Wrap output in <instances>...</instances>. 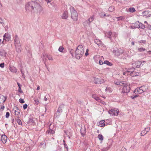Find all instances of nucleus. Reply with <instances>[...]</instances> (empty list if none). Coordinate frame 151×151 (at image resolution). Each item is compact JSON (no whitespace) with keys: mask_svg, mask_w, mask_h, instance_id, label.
Returning <instances> with one entry per match:
<instances>
[{"mask_svg":"<svg viewBox=\"0 0 151 151\" xmlns=\"http://www.w3.org/2000/svg\"><path fill=\"white\" fill-rule=\"evenodd\" d=\"M42 0H32L27 3L25 6L26 10L33 11L34 12L40 14L42 11V8L39 4Z\"/></svg>","mask_w":151,"mask_h":151,"instance_id":"1","label":"nucleus"},{"mask_svg":"<svg viewBox=\"0 0 151 151\" xmlns=\"http://www.w3.org/2000/svg\"><path fill=\"white\" fill-rule=\"evenodd\" d=\"M84 53L83 46L80 45H78L76 48L75 53V56L77 59H80Z\"/></svg>","mask_w":151,"mask_h":151,"instance_id":"2","label":"nucleus"},{"mask_svg":"<svg viewBox=\"0 0 151 151\" xmlns=\"http://www.w3.org/2000/svg\"><path fill=\"white\" fill-rule=\"evenodd\" d=\"M70 10L71 13V17L74 21H77L78 18V14L73 7H71Z\"/></svg>","mask_w":151,"mask_h":151,"instance_id":"3","label":"nucleus"},{"mask_svg":"<svg viewBox=\"0 0 151 151\" xmlns=\"http://www.w3.org/2000/svg\"><path fill=\"white\" fill-rule=\"evenodd\" d=\"M94 42L96 44L99 46V47L102 50H105L106 48L104 44L99 40L96 39L94 40Z\"/></svg>","mask_w":151,"mask_h":151,"instance_id":"4","label":"nucleus"},{"mask_svg":"<svg viewBox=\"0 0 151 151\" xmlns=\"http://www.w3.org/2000/svg\"><path fill=\"white\" fill-rule=\"evenodd\" d=\"M94 19V16L93 15L91 16L87 20L83 22V25L85 26H89L90 24L92 22Z\"/></svg>","mask_w":151,"mask_h":151,"instance_id":"5","label":"nucleus"},{"mask_svg":"<svg viewBox=\"0 0 151 151\" xmlns=\"http://www.w3.org/2000/svg\"><path fill=\"white\" fill-rule=\"evenodd\" d=\"M64 107V105L62 104L60 106L58 109L56 113L55 114L54 116L55 118H58L62 112V108Z\"/></svg>","mask_w":151,"mask_h":151,"instance_id":"6","label":"nucleus"},{"mask_svg":"<svg viewBox=\"0 0 151 151\" xmlns=\"http://www.w3.org/2000/svg\"><path fill=\"white\" fill-rule=\"evenodd\" d=\"M4 39L2 43L4 44L6 41H9L11 39V35L8 33H6L3 36Z\"/></svg>","mask_w":151,"mask_h":151,"instance_id":"7","label":"nucleus"},{"mask_svg":"<svg viewBox=\"0 0 151 151\" xmlns=\"http://www.w3.org/2000/svg\"><path fill=\"white\" fill-rule=\"evenodd\" d=\"M108 112L112 115L115 116L118 115L119 111L116 109H111L109 110Z\"/></svg>","mask_w":151,"mask_h":151,"instance_id":"8","label":"nucleus"},{"mask_svg":"<svg viewBox=\"0 0 151 151\" xmlns=\"http://www.w3.org/2000/svg\"><path fill=\"white\" fill-rule=\"evenodd\" d=\"M122 93H128L130 91V87L129 86L127 85H126L123 86V88L122 89Z\"/></svg>","mask_w":151,"mask_h":151,"instance_id":"9","label":"nucleus"},{"mask_svg":"<svg viewBox=\"0 0 151 151\" xmlns=\"http://www.w3.org/2000/svg\"><path fill=\"white\" fill-rule=\"evenodd\" d=\"M113 52L116 56H119L123 52V51L121 49H117L116 50H113Z\"/></svg>","mask_w":151,"mask_h":151,"instance_id":"10","label":"nucleus"},{"mask_svg":"<svg viewBox=\"0 0 151 151\" xmlns=\"http://www.w3.org/2000/svg\"><path fill=\"white\" fill-rule=\"evenodd\" d=\"M139 90V93H141L147 91V88L146 86H143L138 88Z\"/></svg>","mask_w":151,"mask_h":151,"instance_id":"11","label":"nucleus"},{"mask_svg":"<svg viewBox=\"0 0 151 151\" xmlns=\"http://www.w3.org/2000/svg\"><path fill=\"white\" fill-rule=\"evenodd\" d=\"M1 140L2 142L4 144L6 143L7 141V138L6 135L4 134L2 135L1 137Z\"/></svg>","mask_w":151,"mask_h":151,"instance_id":"12","label":"nucleus"},{"mask_svg":"<svg viewBox=\"0 0 151 151\" xmlns=\"http://www.w3.org/2000/svg\"><path fill=\"white\" fill-rule=\"evenodd\" d=\"M115 83L117 85L124 86L126 84V82L124 81H119L115 82Z\"/></svg>","mask_w":151,"mask_h":151,"instance_id":"13","label":"nucleus"},{"mask_svg":"<svg viewBox=\"0 0 151 151\" xmlns=\"http://www.w3.org/2000/svg\"><path fill=\"white\" fill-rule=\"evenodd\" d=\"M145 61H137L135 62V65H136V67L137 68H139L140 67V66H142L143 65L142 64V63H144Z\"/></svg>","mask_w":151,"mask_h":151,"instance_id":"14","label":"nucleus"},{"mask_svg":"<svg viewBox=\"0 0 151 151\" xmlns=\"http://www.w3.org/2000/svg\"><path fill=\"white\" fill-rule=\"evenodd\" d=\"M92 97L95 100L99 102H101V99L99 98L98 96L95 94H93L92 95Z\"/></svg>","mask_w":151,"mask_h":151,"instance_id":"15","label":"nucleus"},{"mask_svg":"<svg viewBox=\"0 0 151 151\" xmlns=\"http://www.w3.org/2000/svg\"><path fill=\"white\" fill-rule=\"evenodd\" d=\"M14 37L15 45V46H16L17 45H18L20 43V42L19 40V39L18 37V36L17 35H15Z\"/></svg>","mask_w":151,"mask_h":151,"instance_id":"16","label":"nucleus"},{"mask_svg":"<svg viewBox=\"0 0 151 151\" xmlns=\"http://www.w3.org/2000/svg\"><path fill=\"white\" fill-rule=\"evenodd\" d=\"M62 17L63 19H67L68 17V12L66 11H64L62 16Z\"/></svg>","mask_w":151,"mask_h":151,"instance_id":"17","label":"nucleus"},{"mask_svg":"<svg viewBox=\"0 0 151 151\" xmlns=\"http://www.w3.org/2000/svg\"><path fill=\"white\" fill-rule=\"evenodd\" d=\"M139 74V73L138 72H136L134 71H132V72L130 73V75L133 77H135L137 76Z\"/></svg>","mask_w":151,"mask_h":151,"instance_id":"18","label":"nucleus"},{"mask_svg":"<svg viewBox=\"0 0 151 151\" xmlns=\"http://www.w3.org/2000/svg\"><path fill=\"white\" fill-rule=\"evenodd\" d=\"M6 54V52L3 49H0V56H5V55Z\"/></svg>","mask_w":151,"mask_h":151,"instance_id":"19","label":"nucleus"},{"mask_svg":"<svg viewBox=\"0 0 151 151\" xmlns=\"http://www.w3.org/2000/svg\"><path fill=\"white\" fill-rule=\"evenodd\" d=\"M47 58V55H45L43 54V57H42L43 60L45 64V65L46 67V68H47V69L49 71L48 67L47 66V65H46V63H45V61L47 60V59H46Z\"/></svg>","mask_w":151,"mask_h":151,"instance_id":"20","label":"nucleus"},{"mask_svg":"<svg viewBox=\"0 0 151 151\" xmlns=\"http://www.w3.org/2000/svg\"><path fill=\"white\" fill-rule=\"evenodd\" d=\"M85 130V127L84 129L81 128V134L83 137H84L85 135V133H86Z\"/></svg>","mask_w":151,"mask_h":151,"instance_id":"21","label":"nucleus"},{"mask_svg":"<svg viewBox=\"0 0 151 151\" xmlns=\"http://www.w3.org/2000/svg\"><path fill=\"white\" fill-rule=\"evenodd\" d=\"M10 70L12 72L14 73H16L17 72V69L14 67H10Z\"/></svg>","mask_w":151,"mask_h":151,"instance_id":"22","label":"nucleus"},{"mask_svg":"<svg viewBox=\"0 0 151 151\" xmlns=\"http://www.w3.org/2000/svg\"><path fill=\"white\" fill-rule=\"evenodd\" d=\"M149 12L150 11L148 10H146L142 12V14L143 16H146L148 15Z\"/></svg>","mask_w":151,"mask_h":151,"instance_id":"23","label":"nucleus"},{"mask_svg":"<svg viewBox=\"0 0 151 151\" xmlns=\"http://www.w3.org/2000/svg\"><path fill=\"white\" fill-rule=\"evenodd\" d=\"M105 121L104 120H102L100 121L99 123V126L100 127H103L105 125L104 123Z\"/></svg>","mask_w":151,"mask_h":151,"instance_id":"24","label":"nucleus"},{"mask_svg":"<svg viewBox=\"0 0 151 151\" xmlns=\"http://www.w3.org/2000/svg\"><path fill=\"white\" fill-rule=\"evenodd\" d=\"M17 110H19V109H18V108L17 107ZM19 112L18 111H16V110H15V114L16 115V118H19L20 117V115L19 114Z\"/></svg>","mask_w":151,"mask_h":151,"instance_id":"25","label":"nucleus"},{"mask_svg":"<svg viewBox=\"0 0 151 151\" xmlns=\"http://www.w3.org/2000/svg\"><path fill=\"white\" fill-rule=\"evenodd\" d=\"M27 123L28 124H34V122L32 119L31 118H29L28 121L27 122Z\"/></svg>","mask_w":151,"mask_h":151,"instance_id":"26","label":"nucleus"},{"mask_svg":"<svg viewBox=\"0 0 151 151\" xmlns=\"http://www.w3.org/2000/svg\"><path fill=\"white\" fill-rule=\"evenodd\" d=\"M134 67H132L131 68H128L126 72L127 73H131L132 71H134Z\"/></svg>","mask_w":151,"mask_h":151,"instance_id":"27","label":"nucleus"},{"mask_svg":"<svg viewBox=\"0 0 151 151\" xmlns=\"http://www.w3.org/2000/svg\"><path fill=\"white\" fill-rule=\"evenodd\" d=\"M19 118H15V119L16 120V121H17V123L19 125H21L22 124V122L21 121V120H20V119H19Z\"/></svg>","mask_w":151,"mask_h":151,"instance_id":"28","label":"nucleus"},{"mask_svg":"<svg viewBox=\"0 0 151 151\" xmlns=\"http://www.w3.org/2000/svg\"><path fill=\"white\" fill-rule=\"evenodd\" d=\"M106 36H107L111 40V36L112 35V32H109L108 33L106 34Z\"/></svg>","mask_w":151,"mask_h":151,"instance_id":"29","label":"nucleus"},{"mask_svg":"<svg viewBox=\"0 0 151 151\" xmlns=\"http://www.w3.org/2000/svg\"><path fill=\"white\" fill-rule=\"evenodd\" d=\"M17 84L18 86H19V90H18L19 92H20V93H23V91H22V90L21 89V86L20 85V83H19L17 82Z\"/></svg>","mask_w":151,"mask_h":151,"instance_id":"30","label":"nucleus"},{"mask_svg":"<svg viewBox=\"0 0 151 151\" xmlns=\"http://www.w3.org/2000/svg\"><path fill=\"white\" fill-rule=\"evenodd\" d=\"M129 11L130 12L133 13L136 11L134 7H130L129 9Z\"/></svg>","mask_w":151,"mask_h":151,"instance_id":"31","label":"nucleus"},{"mask_svg":"<svg viewBox=\"0 0 151 151\" xmlns=\"http://www.w3.org/2000/svg\"><path fill=\"white\" fill-rule=\"evenodd\" d=\"M98 137L99 139L101 141L103 140V137L102 135L101 134H99L98 135Z\"/></svg>","mask_w":151,"mask_h":151,"instance_id":"32","label":"nucleus"},{"mask_svg":"<svg viewBox=\"0 0 151 151\" xmlns=\"http://www.w3.org/2000/svg\"><path fill=\"white\" fill-rule=\"evenodd\" d=\"M103 63L104 64L107 65L109 66H111L112 65V63H111L109 62L107 60L105 61Z\"/></svg>","mask_w":151,"mask_h":151,"instance_id":"33","label":"nucleus"},{"mask_svg":"<svg viewBox=\"0 0 151 151\" xmlns=\"http://www.w3.org/2000/svg\"><path fill=\"white\" fill-rule=\"evenodd\" d=\"M35 104L36 105H38L39 103V100L37 98L34 99Z\"/></svg>","mask_w":151,"mask_h":151,"instance_id":"34","label":"nucleus"},{"mask_svg":"<svg viewBox=\"0 0 151 151\" xmlns=\"http://www.w3.org/2000/svg\"><path fill=\"white\" fill-rule=\"evenodd\" d=\"M47 3L48 6L50 7H51L54 4L52 3H51L50 1V0H49V1H47Z\"/></svg>","mask_w":151,"mask_h":151,"instance_id":"35","label":"nucleus"},{"mask_svg":"<svg viewBox=\"0 0 151 151\" xmlns=\"http://www.w3.org/2000/svg\"><path fill=\"white\" fill-rule=\"evenodd\" d=\"M105 91L107 92L110 93L112 92V89L109 87L106 88Z\"/></svg>","mask_w":151,"mask_h":151,"instance_id":"36","label":"nucleus"},{"mask_svg":"<svg viewBox=\"0 0 151 151\" xmlns=\"http://www.w3.org/2000/svg\"><path fill=\"white\" fill-rule=\"evenodd\" d=\"M139 22H135L134 24V27L135 28H139Z\"/></svg>","mask_w":151,"mask_h":151,"instance_id":"37","label":"nucleus"},{"mask_svg":"<svg viewBox=\"0 0 151 151\" xmlns=\"http://www.w3.org/2000/svg\"><path fill=\"white\" fill-rule=\"evenodd\" d=\"M109 10L110 12H112L114 10V6H110L109 9Z\"/></svg>","mask_w":151,"mask_h":151,"instance_id":"38","label":"nucleus"},{"mask_svg":"<svg viewBox=\"0 0 151 151\" xmlns=\"http://www.w3.org/2000/svg\"><path fill=\"white\" fill-rule=\"evenodd\" d=\"M139 90L138 88H136V89H135V90L134 91V93L136 94H140L139 93Z\"/></svg>","mask_w":151,"mask_h":151,"instance_id":"39","label":"nucleus"},{"mask_svg":"<svg viewBox=\"0 0 151 151\" xmlns=\"http://www.w3.org/2000/svg\"><path fill=\"white\" fill-rule=\"evenodd\" d=\"M145 27V25L143 24H142L140 23H139V28H142V29H144Z\"/></svg>","mask_w":151,"mask_h":151,"instance_id":"40","label":"nucleus"},{"mask_svg":"<svg viewBox=\"0 0 151 151\" xmlns=\"http://www.w3.org/2000/svg\"><path fill=\"white\" fill-rule=\"evenodd\" d=\"M146 49L143 47L139 48L138 49V50L139 52H142L145 50Z\"/></svg>","mask_w":151,"mask_h":151,"instance_id":"41","label":"nucleus"},{"mask_svg":"<svg viewBox=\"0 0 151 151\" xmlns=\"http://www.w3.org/2000/svg\"><path fill=\"white\" fill-rule=\"evenodd\" d=\"M47 57L49 60H53V58L51 55H47Z\"/></svg>","mask_w":151,"mask_h":151,"instance_id":"42","label":"nucleus"},{"mask_svg":"<svg viewBox=\"0 0 151 151\" xmlns=\"http://www.w3.org/2000/svg\"><path fill=\"white\" fill-rule=\"evenodd\" d=\"M147 133V132L145 131V129H144L141 132V135L144 136Z\"/></svg>","mask_w":151,"mask_h":151,"instance_id":"43","label":"nucleus"},{"mask_svg":"<svg viewBox=\"0 0 151 151\" xmlns=\"http://www.w3.org/2000/svg\"><path fill=\"white\" fill-rule=\"evenodd\" d=\"M94 82L96 84H100V82H99V79H96L95 80Z\"/></svg>","mask_w":151,"mask_h":151,"instance_id":"44","label":"nucleus"},{"mask_svg":"<svg viewBox=\"0 0 151 151\" xmlns=\"http://www.w3.org/2000/svg\"><path fill=\"white\" fill-rule=\"evenodd\" d=\"M110 148V147H104L101 149L102 151H106Z\"/></svg>","mask_w":151,"mask_h":151,"instance_id":"45","label":"nucleus"},{"mask_svg":"<svg viewBox=\"0 0 151 151\" xmlns=\"http://www.w3.org/2000/svg\"><path fill=\"white\" fill-rule=\"evenodd\" d=\"M64 49V48L63 47L60 46V47L58 49V50L59 51L61 52H62Z\"/></svg>","mask_w":151,"mask_h":151,"instance_id":"46","label":"nucleus"},{"mask_svg":"<svg viewBox=\"0 0 151 151\" xmlns=\"http://www.w3.org/2000/svg\"><path fill=\"white\" fill-rule=\"evenodd\" d=\"M55 131L51 129H50L48 131V133H49L53 134L55 133Z\"/></svg>","mask_w":151,"mask_h":151,"instance_id":"47","label":"nucleus"},{"mask_svg":"<svg viewBox=\"0 0 151 151\" xmlns=\"http://www.w3.org/2000/svg\"><path fill=\"white\" fill-rule=\"evenodd\" d=\"M16 48V50L17 52H19L21 51V50L19 48V47L18 46H15Z\"/></svg>","mask_w":151,"mask_h":151,"instance_id":"48","label":"nucleus"},{"mask_svg":"<svg viewBox=\"0 0 151 151\" xmlns=\"http://www.w3.org/2000/svg\"><path fill=\"white\" fill-rule=\"evenodd\" d=\"M99 82L100 84L103 83L105 82V80L103 79H99Z\"/></svg>","mask_w":151,"mask_h":151,"instance_id":"49","label":"nucleus"},{"mask_svg":"<svg viewBox=\"0 0 151 151\" xmlns=\"http://www.w3.org/2000/svg\"><path fill=\"white\" fill-rule=\"evenodd\" d=\"M19 101L21 104H23L24 103V101L22 99H20L19 100Z\"/></svg>","mask_w":151,"mask_h":151,"instance_id":"50","label":"nucleus"},{"mask_svg":"<svg viewBox=\"0 0 151 151\" xmlns=\"http://www.w3.org/2000/svg\"><path fill=\"white\" fill-rule=\"evenodd\" d=\"M10 114L8 112H7L6 113V118H8Z\"/></svg>","mask_w":151,"mask_h":151,"instance_id":"51","label":"nucleus"},{"mask_svg":"<svg viewBox=\"0 0 151 151\" xmlns=\"http://www.w3.org/2000/svg\"><path fill=\"white\" fill-rule=\"evenodd\" d=\"M116 18L118 19V20H122L124 19V18L122 17H117Z\"/></svg>","mask_w":151,"mask_h":151,"instance_id":"52","label":"nucleus"},{"mask_svg":"<svg viewBox=\"0 0 151 151\" xmlns=\"http://www.w3.org/2000/svg\"><path fill=\"white\" fill-rule=\"evenodd\" d=\"M27 105L26 104H25L23 105V108L24 109H26L27 107Z\"/></svg>","mask_w":151,"mask_h":151,"instance_id":"53","label":"nucleus"},{"mask_svg":"<svg viewBox=\"0 0 151 151\" xmlns=\"http://www.w3.org/2000/svg\"><path fill=\"white\" fill-rule=\"evenodd\" d=\"M88 49H87L86 50V52L85 53V55L86 56H87V55H88Z\"/></svg>","mask_w":151,"mask_h":151,"instance_id":"54","label":"nucleus"},{"mask_svg":"<svg viewBox=\"0 0 151 151\" xmlns=\"http://www.w3.org/2000/svg\"><path fill=\"white\" fill-rule=\"evenodd\" d=\"M73 52L74 51L72 49L70 51V53L73 56Z\"/></svg>","mask_w":151,"mask_h":151,"instance_id":"55","label":"nucleus"},{"mask_svg":"<svg viewBox=\"0 0 151 151\" xmlns=\"http://www.w3.org/2000/svg\"><path fill=\"white\" fill-rule=\"evenodd\" d=\"M64 145L65 148L66 149L67 151H68V147L67 145L65 143L64 144Z\"/></svg>","mask_w":151,"mask_h":151,"instance_id":"56","label":"nucleus"},{"mask_svg":"<svg viewBox=\"0 0 151 151\" xmlns=\"http://www.w3.org/2000/svg\"><path fill=\"white\" fill-rule=\"evenodd\" d=\"M145 131L147 132L150 130V128H145Z\"/></svg>","mask_w":151,"mask_h":151,"instance_id":"57","label":"nucleus"},{"mask_svg":"<svg viewBox=\"0 0 151 151\" xmlns=\"http://www.w3.org/2000/svg\"><path fill=\"white\" fill-rule=\"evenodd\" d=\"M139 42L140 43H146V41L144 40H141L140 41H139Z\"/></svg>","mask_w":151,"mask_h":151,"instance_id":"58","label":"nucleus"},{"mask_svg":"<svg viewBox=\"0 0 151 151\" xmlns=\"http://www.w3.org/2000/svg\"><path fill=\"white\" fill-rule=\"evenodd\" d=\"M0 67L1 68H3L4 67V63H3L0 64Z\"/></svg>","mask_w":151,"mask_h":151,"instance_id":"59","label":"nucleus"},{"mask_svg":"<svg viewBox=\"0 0 151 151\" xmlns=\"http://www.w3.org/2000/svg\"><path fill=\"white\" fill-rule=\"evenodd\" d=\"M138 96L137 95H135L134 96H132L131 97L132 99H134Z\"/></svg>","mask_w":151,"mask_h":151,"instance_id":"60","label":"nucleus"},{"mask_svg":"<svg viewBox=\"0 0 151 151\" xmlns=\"http://www.w3.org/2000/svg\"><path fill=\"white\" fill-rule=\"evenodd\" d=\"M99 63L100 65H102L104 63H103L102 61L101 60H100L99 61Z\"/></svg>","mask_w":151,"mask_h":151,"instance_id":"61","label":"nucleus"},{"mask_svg":"<svg viewBox=\"0 0 151 151\" xmlns=\"http://www.w3.org/2000/svg\"><path fill=\"white\" fill-rule=\"evenodd\" d=\"M122 151H126V149L124 147H122Z\"/></svg>","mask_w":151,"mask_h":151,"instance_id":"62","label":"nucleus"},{"mask_svg":"<svg viewBox=\"0 0 151 151\" xmlns=\"http://www.w3.org/2000/svg\"><path fill=\"white\" fill-rule=\"evenodd\" d=\"M102 12L101 14H100V16L102 17H104V14Z\"/></svg>","mask_w":151,"mask_h":151,"instance_id":"63","label":"nucleus"},{"mask_svg":"<svg viewBox=\"0 0 151 151\" xmlns=\"http://www.w3.org/2000/svg\"><path fill=\"white\" fill-rule=\"evenodd\" d=\"M103 13L104 14V16H109L110 15H109V14L106 15V14L104 13Z\"/></svg>","mask_w":151,"mask_h":151,"instance_id":"64","label":"nucleus"}]
</instances>
